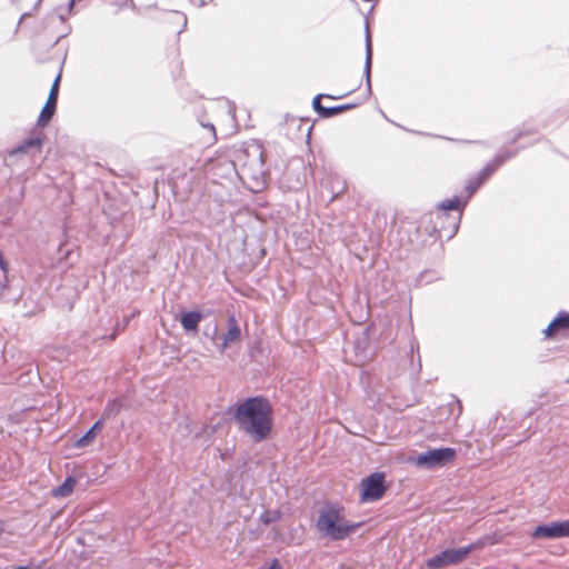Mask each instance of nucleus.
I'll use <instances>...</instances> for the list:
<instances>
[{"label":"nucleus","instance_id":"0eeeda50","mask_svg":"<svg viewBox=\"0 0 569 569\" xmlns=\"http://www.w3.org/2000/svg\"><path fill=\"white\" fill-rule=\"evenodd\" d=\"M513 153L507 152L503 154H498L495 159L487 163L486 167L479 172V174L469 181L466 187L467 197L463 201V206L467 203L469 198L476 192V190L481 186V183L488 179V177L495 172L506 160L510 159Z\"/></svg>","mask_w":569,"mask_h":569},{"label":"nucleus","instance_id":"f3484780","mask_svg":"<svg viewBox=\"0 0 569 569\" xmlns=\"http://www.w3.org/2000/svg\"><path fill=\"white\" fill-rule=\"evenodd\" d=\"M122 408V403L118 399L110 400L103 410L102 417L103 418H111L117 416Z\"/></svg>","mask_w":569,"mask_h":569},{"label":"nucleus","instance_id":"b1692460","mask_svg":"<svg viewBox=\"0 0 569 569\" xmlns=\"http://www.w3.org/2000/svg\"><path fill=\"white\" fill-rule=\"evenodd\" d=\"M0 269H1L4 273H7V271H8V263H7V261L3 259V256H2V253H1V252H0Z\"/></svg>","mask_w":569,"mask_h":569},{"label":"nucleus","instance_id":"20e7f679","mask_svg":"<svg viewBox=\"0 0 569 569\" xmlns=\"http://www.w3.org/2000/svg\"><path fill=\"white\" fill-rule=\"evenodd\" d=\"M475 548L476 545L470 543L459 548L446 549L427 559L426 566L429 569H443L448 566L459 565L469 556L472 550H475Z\"/></svg>","mask_w":569,"mask_h":569},{"label":"nucleus","instance_id":"a211bd4d","mask_svg":"<svg viewBox=\"0 0 569 569\" xmlns=\"http://www.w3.org/2000/svg\"><path fill=\"white\" fill-rule=\"evenodd\" d=\"M460 207H461V201L457 197H455L452 199L443 200L438 206L440 211L460 210Z\"/></svg>","mask_w":569,"mask_h":569},{"label":"nucleus","instance_id":"5701e85b","mask_svg":"<svg viewBox=\"0 0 569 569\" xmlns=\"http://www.w3.org/2000/svg\"><path fill=\"white\" fill-rule=\"evenodd\" d=\"M172 16L177 22L182 23L183 28L187 26V17L184 13L174 11Z\"/></svg>","mask_w":569,"mask_h":569},{"label":"nucleus","instance_id":"7ed1b4c3","mask_svg":"<svg viewBox=\"0 0 569 569\" xmlns=\"http://www.w3.org/2000/svg\"><path fill=\"white\" fill-rule=\"evenodd\" d=\"M242 170L253 179H258L264 173L263 148L261 144L249 143L238 156Z\"/></svg>","mask_w":569,"mask_h":569},{"label":"nucleus","instance_id":"393cba45","mask_svg":"<svg viewBox=\"0 0 569 569\" xmlns=\"http://www.w3.org/2000/svg\"><path fill=\"white\" fill-rule=\"evenodd\" d=\"M14 569H30V568H29V567H27V566H18V567H16Z\"/></svg>","mask_w":569,"mask_h":569},{"label":"nucleus","instance_id":"dca6fc26","mask_svg":"<svg viewBox=\"0 0 569 569\" xmlns=\"http://www.w3.org/2000/svg\"><path fill=\"white\" fill-rule=\"evenodd\" d=\"M102 427L101 421H97L78 441V447L88 446L97 436V430Z\"/></svg>","mask_w":569,"mask_h":569},{"label":"nucleus","instance_id":"412c9836","mask_svg":"<svg viewBox=\"0 0 569 569\" xmlns=\"http://www.w3.org/2000/svg\"><path fill=\"white\" fill-rule=\"evenodd\" d=\"M322 98H332L331 96L329 94H318L313 98V101H312V107L313 109L322 117L325 118V111L323 109H328V107H323L320 101Z\"/></svg>","mask_w":569,"mask_h":569},{"label":"nucleus","instance_id":"f257e3e1","mask_svg":"<svg viewBox=\"0 0 569 569\" xmlns=\"http://www.w3.org/2000/svg\"><path fill=\"white\" fill-rule=\"evenodd\" d=\"M272 409L269 401L262 397L248 398L240 402L233 412V419L239 429L254 442L268 438L272 429Z\"/></svg>","mask_w":569,"mask_h":569},{"label":"nucleus","instance_id":"423d86ee","mask_svg":"<svg viewBox=\"0 0 569 569\" xmlns=\"http://www.w3.org/2000/svg\"><path fill=\"white\" fill-rule=\"evenodd\" d=\"M361 501L370 502L379 500L385 491V475L381 472L371 473L361 481Z\"/></svg>","mask_w":569,"mask_h":569},{"label":"nucleus","instance_id":"ddd939ff","mask_svg":"<svg viewBox=\"0 0 569 569\" xmlns=\"http://www.w3.org/2000/svg\"><path fill=\"white\" fill-rule=\"evenodd\" d=\"M371 63H372V46L369 30L367 29L366 34V60H365V69L363 73L367 80V91L371 92V83H370V73H371Z\"/></svg>","mask_w":569,"mask_h":569},{"label":"nucleus","instance_id":"a878e982","mask_svg":"<svg viewBox=\"0 0 569 569\" xmlns=\"http://www.w3.org/2000/svg\"><path fill=\"white\" fill-rule=\"evenodd\" d=\"M208 127L214 131V127L212 124H209Z\"/></svg>","mask_w":569,"mask_h":569},{"label":"nucleus","instance_id":"4468645a","mask_svg":"<svg viewBox=\"0 0 569 569\" xmlns=\"http://www.w3.org/2000/svg\"><path fill=\"white\" fill-rule=\"evenodd\" d=\"M201 319L202 316L200 312L188 311L182 313L180 318V323L186 331H196Z\"/></svg>","mask_w":569,"mask_h":569},{"label":"nucleus","instance_id":"f03ea898","mask_svg":"<svg viewBox=\"0 0 569 569\" xmlns=\"http://www.w3.org/2000/svg\"><path fill=\"white\" fill-rule=\"evenodd\" d=\"M359 523L346 519L343 509L336 505L323 507L318 515L316 529L323 539L340 541L356 531Z\"/></svg>","mask_w":569,"mask_h":569},{"label":"nucleus","instance_id":"aec40b11","mask_svg":"<svg viewBox=\"0 0 569 569\" xmlns=\"http://www.w3.org/2000/svg\"><path fill=\"white\" fill-rule=\"evenodd\" d=\"M352 107H353L352 104H341V106H336V107H328V109H323L325 118L333 117L338 113H341L346 110L351 109Z\"/></svg>","mask_w":569,"mask_h":569},{"label":"nucleus","instance_id":"1a4fd4ad","mask_svg":"<svg viewBox=\"0 0 569 569\" xmlns=\"http://www.w3.org/2000/svg\"><path fill=\"white\" fill-rule=\"evenodd\" d=\"M59 81L60 76H58L51 87L48 100L42 108L40 116L38 118V126L44 127L48 124V122L51 120V118L54 114L56 106H57V99H58V91H59Z\"/></svg>","mask_w":569,"mask_h":569},{"label":"nucleus","instance_id":"9b49d317","mask_svg":"<svg viewBox=\"0 0 569 569\" xmlns=\"http://www.w3.org/2000/svg\"><path fill=\"white\" fill-rule=\"evenodd\" d=\"M559 331H569V312H559V315L546 328L545 335L546 337H551L553 333Z\"/></svg>","mask_w":569,"mask_h":569},{"label":"nucleus","instance_id":"4be33fe9","mask_svg":"<svg viewBox=\"0 0 569 569\" xmlns=\"http://www.w3.org/2000/svg\"><path fill=\"white\" fill-rule=\"evenodd\" d=\"M279 518L280 513L278 511H266L260 516L261 521L266 525L274 522Z\"/></svg>","mask_w":569,"mask_h":569},{"label":"nucleus","instance_id":"6e6552de","mask_svg":"<svg viewBox=\"0 0 569 569\" xmlns=\"http://www.w3.org/2000/svg\"><path fill=\"white\" fill-rule=\"evenodd\" d=\"M563 537H569V520L540 525L536 527L532 532V538L535 539H555Z\"/></svg>","mask_w":569,"mask_h":569},{"label":"nucleus","instance_id":"9d476101","mask_svg":"<svg viewBox=\"0 0 569 569\" xmlns=\"http://www.w3.org/2000/svg\"><path fill=\"white\" fill-rule=\"evenodd\" d=\"M241 330L233 316L228 319V331L223 335V341L220 351L223 352L230 345L240 339Z\"/></svg>","mask_w":569,"mask_h":569},{"label":"nucleus","instance_id":"2eb2a0df","mask_svg":"<svg viewBox=\"0 0 569 569\" xmlns=\"http://www.w3.org/2000/svg\"><path fill=\"white\" fill-rule=\"evenodd\" d=\"M76 486V479L73 477H67L66 480L59 487L52 490L53 497H67L69 496Z\"/></svg>","mask_w":569,"mask_h":569},{"label":"nucleus","instance_id":"39448f33","mask_svg":"<svg viewBox=\"0 0 569 569\" xmlns=\"http://www.w3.org/2000/svg\"><path fill=\"white\" fill-rule=\"evenodd\" d=\"M456 450L452 448H435L419 453L416 457V466L422 467L428 470L445 467L453 461Z\"/></svg>","mask_w":569,"mask_h":569},{"label":"nucleus","instance_id":"6ab92c4d","mask_svg":"<svg viewBox=\"0 0 569 569\" xmlns=\"http://www.w3.org/2000/svg\"><path fill=\"white\" fill-rule=\"evenodd\" d=\"M331 192L332 197L331 200H333L339 193L343 192L346 190V182L341 180L339 177L332 178L331 181Z\"/></svg>","mask_w":569,"mask_h":569},{"label":"nucleus","instance_id":"f8f14e48","mask_svg":"<svg viewBox=\"0 0 569 569\" xmlns=\"http://www.w3.org/2000/svg\"><path fill=\"white\" fill-rule=\"evenodd\" d=\"M41 136L42 134L39 133L37 136L26 139L21 144H19L17 148H14L10 153L11 154L24 153V152H28L30 149H36L39 151L41 149L42 142H43V139Z\"/></svg>","mask_w":569,"mask_h":569}]
</instances>
